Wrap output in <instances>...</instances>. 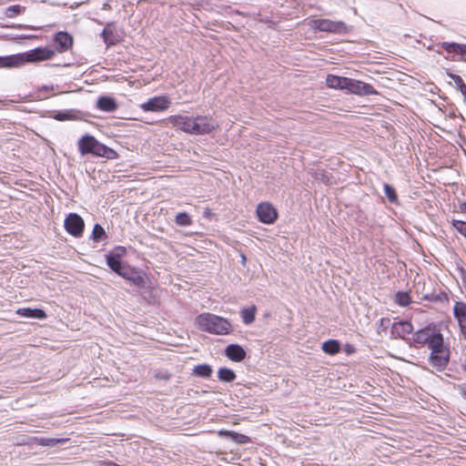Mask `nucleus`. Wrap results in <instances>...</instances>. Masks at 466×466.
<instances>
[{
  "mask_svg": "<svg viewBox=\"0 0 466 466\" xmlns=\"http://www.w3.org/2000/svg\"><path fill=\"white\" fill-rule=\"evenodd\" d=\"M413 331V326L409 321L396 322L391 327V335L394 338L406 339Z\"/></svg>",
  "mask_w": 466,
  "mask_h": 466,
  "instance_id": "obj_16",
  "label": "nucleus"
},
{
  "mask_svg": "<svg viewBox=\"0 0 466 466\" xmlns=\"http://www.w3.org/2000/svg\"><path fill=\"white\" fill-rule=\"evenodd\" d=\"M347 77L335 75H328L326 77V85L330 88L345 89Z\"/></svg>",
  "mask_w": 466,
  "mask_h": 466,
  "instance_id": "obj_21",
  "label": "nucleus"
},
{
  "mask_svg": "<svg viewBox=\"0 0 466 466\" xmlns=\"http://www.w3.org/2000/svg\"><path fill=\"white\" fill-rule=\"evenodd\" d=\"M442 51L446 52L448 59L466 62V44H459L455 42H442L438 44Z\"/></svg>",
  "mask_w": 466,
  "mask_h": 466,
  "instance_id": "obj_9",
  "label": "nucleus"
},
{
  "mask_svg": "<svg viewBox=\"0 0 466 466\" xmlns=\"http://www.w3.org/2000/svg\"><path fill=\"white\" fill-rule=\"evenodd\" d=\"M39 439L38 437H29L27 443H29V446L39 445Z\"/></svg>",
  "mask_w": 466,
  "mask_h": 466,
  "instance_id": "obj_39",
  "label": "nucleus"
},
{
  "mask_svg": "<svg viewBox=\"0 0 466 466\" xmlns=\"http://www.w3.org/2000/svg\"><path fill=\"white\" fill-rule=\"evenodd\" d=\"M345 89L358 96L378 95V91L370 84L347 77Z\"/></svg>",
  "mask_w": 466,
  "mask_h": 466,
  "instance_id": "obj_12",
  "label": "nucleus"
},
{
  "mask_svg": "<svg viewBox=\"0 0 466 466\" xmlns=\"http://www.w3.org/2000/svg\"><path fill=\"white\" fill-rule=\"evenodd\" d=\"M56 56V50L49 47H37L25 53L26 63L41 62L52 59Z\"/></svg>",
  "mask_w": 466,
  "mask_h": 466,
  "instance_id": "obj_14",
  "label": "nucleus"
},
{
  "mask_svg": "<svg viewBox=\"0 0 466 466\" xmlns=\"http://www.w3.org/2000/svg\"><path fill=\"white\" fill-rule=\"evenodd\" d=\"M219 435L228 436L232 440H234L236 442L240 443V444H244V443L249 442V438L248 436H246L244 434H239V433H237V432H233V431H219Z\"/></svg>",
  "mask_w": 466,
  "mask_h": 466,
  "instance_id": "obj_30",
  "label": "nucleus"
},
{
  "mask_svg": "<svg viewBox=\"0 0 466 466\" xmlns=\"http://www.w3.org/2000/svg\"><path fill=\"white\" fill-rule=\"evenodd\" d=\"M226 356L232 361L239 362L246 358L245 350L238 344H229L225 349Z\"/></svg>",
  "mask_w": 466,
  "mask_h": 466,
  "instance_id": "obj_18",
  "label": "nucleus"
},
{
  "mask_svg": "<svg viewBox=\"0 0 466 466\" xmlns=\"http://www.w3.org/2000/svg\"><path fill=\"white\" fill-rule=\"evenodd\" d=\"M25 11V7L20 5H10L5 8V15L8 18H15L22 15Z\"/></svg>",
  "mask_w": 466,
  "mask_h": 466,
  "instance_id": "obj_28",
  "label": "nucleus"
},
{
  "mask_svg": "<svg viewBox=\"0 0 466 466\" xmlns=\"http://www.w3.org/2000/svg\"><path fill=\"white\" fill-rule=\"evenodd\" d=\"M78 150L81 155L92 154L96 157H103L107 159H116L118 154L116 150L101 144L93 136L85 135L77 142Z\"/></svg>",
  "mask_w": 466,
  "mask_h": 466,
  "instance_id": "obj_2",
  "label": "nucleus"
},
{
  "mask_svg": "<svg viewBox=\"0 0 466 466\" xmlns=\"http://www.w3.org/2000/svg\"><path fill=\"white\" fill-rule=\"evenodd\" d=\"M460 273H461V280H462L464 286L466 287V270L463 268H461Z\"/></svg>",
  "mask_w": 466,
  "mask_h": 466,
  "instance_id": "obj_43",
  "label": "nucleus"
},
{
  "mask_svg": "<svg viewBox=\"0 0 466 466\" xmlns=\"http://www.w3.org/2000/svg\"><path fill=\"white\" fill-rule=\"evenodd\" d=\"M175 222L177 226L187 227L193 223L192 218L187 212H179L175 217Z\"/></svg>",
  "mask_w": 466,
  "mask_h": 466,
  "instance_id": "obj_29",
  "label": "nucleus"
},
{
  "mask_svg": "<svg viewBox=\"0 0 466 466\" xmlns=\"http://www.w3.org/2000/svg\"><path fill=\"white\" fill-rule=\"evenodd\" d=\"M344 350L347 354H352L355 352L356 349L353 345L351 344H346L345 347H344Z\"/></svg>",
  "mask_w": 466,
  "mask_h": 466,
  "instance_id": "obj_38",
  "label": "nucleus"
},
{
  "mask_svg": "<svg viewBox=\"0 0 466 466\" xmlns=\"http://www.w3.org/2000/svg\"><path fill=\"white\" fill-rule=\"evenodd\" d=\"M218 378L221 381L231 382L236 379V374L232 370L224 367L218 370Z\"/></svg>",
  "mask_w": 466,
  "mask_h": 466,
  "instance_id": "obj_27",
  "label": "nucleus"
},
{
  "mask_svg": "<svg viewBox=\"0 0 466 466\" xmlns=\"http://www.w3.org/2000/svg\"><path fill=\"white\" fill-rule=\"evenodd\" d=\"M166 126L191 135V116L186 115H172L160 121Z\"/></svg>",
  "mask_w": 466,
  "mask_h": 466,
  "instance_id": "obj_10",
  "label": "nucleus"
},
{
  "mask_svg": "<svg viewBox=\"0 0 466 466\" xmlns=\"http://www.w3.org/2000/svg\"><path fill=\"white\" fill-rule=\"evenodd\" d=\"M65 229L73 237L79 238L83 235L85 223L83 218L76 213H70L64 222Z\"/></svg>",
  "mask_w": 466,
  "mask_h": 466,
  "instance_id": "obj_13",
  "label": "nucleus"
},
{
  "mask_svg": "<svg viewBox=\"0 0 466 466\" xmlns=\"http://www.w3.org/2000/svg\"><path fill=\"white\" fill-rule=\"evenodd\" d=\"M308 25L319 32L330 34H346L349 31L348 25L343 21H333L327 18H308Z\"/></svg>",
  "mask_w": 466,
  "mask_h": 466,
  "instance_id": "obj_5",
  "label": "nucleus"
},
{
  "mask_svg": "<svg viewBox=\"0 0 466 466\" xmlns=\"http://www.w3.org/2000/svg\"><path fill=\"white\" fill-rule=\"evenodd\" d=\"M451 77L453 80L456 87L460 90V92L466 98V85H465L463 79L458 75H452V76H451Z\"/></svg>",
  "mask_w": 466,
  "mask_h": 466,
  "instance_id": "obj_34",
  "label": "nucleus"
},
{
  "mask_svg": "<svg viewBox=\"0 0 466 466\" xmlns=\"http://www.w3.org/2000/svg\"><path fill=\"white\" fill-rule=\"evenodd\" d=\"M384 193L390 202L396 203L398 201V195L392 186L384 184Z\"/></svg>",
  "mask_w": 466,
  "mask_h": 466,
  "instance_id": "obj_33",
  "label": "nucleus"
},
{
  "mask_svg": "<svg viewBox=\"0 0 466 466\" xmlns=\"http://www.w3.org/2000/svg\"><path fill=\"white\" fill-rule=\"evenodd\" d=\"M107 266L118 276L126 279L133 284L141 287L145 283V279L135 268L129 266L127 263L121 261L120 255L109 254L106 256Z\"/></svg>",
  "mask_w": 466,
  "mask_h": 466,
  "instance_id": "obj_3",
  "label": "nucleus"
},
{
  "mask_svg": "<svg viewBox=\"0 0 466 466\" xmlns=\"http://www.w3.org/2000/svg\"><path fill=\"white\" fill-rule=\"evenodd\" d=\"M256 313H257V308L255 305H252L249 308L243 309L240 311V315H241L243 322L247 325L251 324L255 320Z\"/></svg>",
  "mask_w": 466,
  "mask_h": 466,
  "instance_id": "obj_26",
  "label": "nucleus"
},
{
  "mask_svg": "<svg viewBox=\"0 0 466 466\" xmlns=\"http://www.w3.org/2000/svg\"><path fill=\"white\" fill-rule=\"evenodd\" d=\"M459 208H460V212L466 214V201L460 203Z\"/></svg>",
  "mask_w": 466,
  "mask_h": 466,
  "instance_id": "obj_44",
  "label": "nucleus"
},
{
  "mask_svg": "<svg viewBox=\"0 0 466 466\" xmlns=\"http://www.w3.org/2000/svg\"><path fill=\"white\" fill-rule=\"evenodd\" d=\"M429 349L431 350L430 364L438 370H443L450 361L451 351L449 345L445 344L443 339L441 343Z\"/></svg>",
  "mask_w": 466,
  "mask_h": 466,
  "instance_id": "obj_6",
  "label": "nucleus"
},
{
  "mask_svg": "<svg viewBox=\"0 0 466 466\" xmlns=\"http://www.w3.org/2000/svg\"><path fill=\"white\" fill-rule=\"evenodd\" d=\"M96 106L100 110L106 112H113L117 107L115 99L109 96H100L97 99Z\"/></svg>",
  "mask_w": 466,
  "mask_h": 466,
  "instance_id": "obj_20",
  "label": "nucleus"
},
{
  "mask_svg": "<svg viewBox=\"0 0 466 466\" xmlns=\"http://www.w3.org/2000/svg\"><path fill=\"white\" fill-rule=\"evenodd\" d=\"M195 323L200 330L211 334L228 335L232 331V325L227 319L209 312L197 316Z\"/></svg>",
  "mask_w": 466,
  "mask_h": 466,
  "instance_id": "obj_1",
  "label": "nucleus"
},
{
  "mask_svg": "<svg viewBox=\"0 0 466 466\" xmlns=\"http://www.w3.org/2000/svg\"><path fill=\"white\" fill-rule=\"evenodd\" d=\"M219 127L211 116H191V135H208Z\"/></svg>",
  "mask_w": 466,
  "mask_h": 466,
  "instance_id": "obj_7",
  "label": "nucleus"
},
{
  "mask_svg": "<svg viewBox=\"0 0 466 466\" xmlns=\"http://www.w3.org/2000/svg\"><path fill=\"white\" fill-rule=\"evenodd\" d=\"M258 219L267 225L273 224L279 218L278 210L268 201L260 202L256 209Z\"/></svg>",
  "mask_w": 466,
  "mask_h": 466,
  "instance_id": "obj_11",
  "label": "nucleus"
},
{
  "mask_svg": "<svg viewBox=\"0 0 466 466\" xmlns=\"http://www.w3.org/2000/svg\"><path fill=\"white\" fill-rule=\"evenodd\" d=\"M28 442V438H22L19 441H17L16 445H19V446H25V445H27L29 446V443Z\"/></svg>",
  "mask_w": 466,
  "mask_h": 466,
  "instance_id": "obj_42",
  "label": "nucleus"
},
{
  "mask_svg": "<svg viewBox=\"0 0 466 466\" xmlns=\"http://www.w3.org/2000/svg\"><path fill=\"white\" fill-rule=\"evenodd\" d=\"M55 118L56 120H60V121H63V120H66L67 119V115L66 113H58L56 115Z\"/></svg>",
  "mask_w": 466,
  "mask_h": 466,
  "instance_id": "obj_41",
  "label": "nucleus"
},
{
  "mask_svg": "<svg viewBox=\"0 0 466 466\" xmlns=\"http://www.w3.org/2000/svg\"><path fill=\"white\" fill-rule=\"evenodd\" d=\"M67 441H68V439H66V438H62V439L40 438L39 439V446L53 447L58 443H64Z\"/></svg>",
  "mask_w": 466,
  "mask_h": 466,
  "instance_id": "obj_32",
  "label": "nucleus"
},
{
  "mask_svg": "<svg viewBox=\"0 0 466 466\" xmlns=\"http://www.w3.org/2000/svg\"><path fill=\"white\" fill-rule=\"evenodd\" d=\"M25 57L24 54H16L6 56H0V66L1 67H20L25 65Z\"/></svg>",
  "mask_w": 466,
  "mask_h": 466,
  "instance_id": "obj_17",
  "label": "nucleus"
},
{
  "mask_svg": "<svg viewBox=\"0 0 466 466\" xmlns=\"http://www.w3.org/2000/svg\"><path fill=\"white\" fill-rule=\"evenodd\" d=\"M103 237H106V232L103 227L96 224L93 228L92 238L95 241H99Z\"/></svg>",
  "mask_w": 466,
  "mask_h": 466,
  "instance_id": "obj_36",
  "label": "nucleus"
},
{
  "mask_svg": "<svg viewBox=\"0 0 466 466\" xmlns=\"http://www.w3.org/2000/svg\"><path fill=\"white\" fill-rule=\"evenodd\" d=\"M443 335L436 324H429L413 334V341L420 345L431 348L443 340Z\"/></svg>",
  "mask_w": 466,
  "mask_h": 466,
  "instance_id": "obj_4",
  "label": "nucleus"
},
{
  "mask_svg": "<svg viewBox=\"0 0 466 466\" xmlns=\"http://www.w3.org/2000/svg\"><path fill=\"white\" fill-rule=\"evenodd\" d=\"M54 41L56 44L57 47L56 50V53H64L68 51L73 46V37L67 32H58L55 35Z\"/></svg>",
  "mask_w": 466,
  "mask_h": 466,
  "instance_id": "obj_15",
  "label": "nucleus"
},
{
  "mask_svg": "<svg viewBox=\"0 0 466 466\" xmlns=\"http://www.w3.org/2000/svg\"><path fill=\"white\" fill-rule=\"evenodd\" d=\"M322 350L329 355H336L340 350V344L337 339H329L322 343Z\"/></svg>",
  "mask_w": 466,
  "mask_h": 466,
  "instance_id": "obj_24",
  "label": "nucleus"
},
{
  "mask_svg": "<svg viewBox=\"0 0 466 466\" xmlns=\"http://www.w3.org/2000/svg\"><path fill=\"white\" fill-rule=\"evenodd\" d=\"M459 326H460L461 332L464 339L466 340V322L460 323Z\"/></svg>",
  "mask_w": 466,
  "mask_h": 466,
  "instance_id": "obj_40",
  "label": "nucleus"
},
{
  "mask_svg": "<svg viewBox=\"0 0 466 466\" xmlns=\"http://www.w3.org/2000/svg\"><path fill=\"white\" fill-rule=\"evenodd\" d=\"M156 378L157 380H169L171 378V375L169 373H167V372H165V373L159 372V373L156 374Z\"/></svg>",
  "mask_w": 466,
  "mask_h": 466,
  "instance_id": "obj_37",
  "label": "nucleus"
},
{
  "mask_svg": "<svg viewBox=\"0 0 466 466\" xmlns=\"http://www.w3.org/2000/svg\"><path fill=\"white\" fill-rule=\"evenodd\" d=\"M106 466H119V465L113 461H109V462H106Z\"/></svg>",
  "mask_w": 466,
  "mask_h": 466,
  "instance_id": "obj_45",
  "label": "nucleus"
},
{
  "mask_svg": "<svg viewBox=\"0 0 466 466\" xmlns=\"http://www.w3.org/2000/svg\"><path fill=\"white\" fill-rule=\"evenodd\" d=\"M395 302L401 307H406L411 303V298L408 292L399 291L395 296Z\"/></svg>",
  "mask_w": 466,
  "mask_h": 466,
  "instance_id": "obj_31",
  "label": "nucleus"
},
{
  "mask_svg": "<svg viewBox=\"0 0 466 466\" xmlns=\"http://www.w3.org/2000/svg\"><path fill=\"white\" fill-rule=\"evenodd\" d=\"M453 313L459 324L466 322V303L461 301L455 302Z\"/></svg>",
  "mask_w": 466,
  "mask_h": 466,
  "instance_id": "obj_23",
  "label": "nucleus"
},
{
  "mask_svg": "<svg viewBox=\"0 0 466 466\" xmlns=\"http://www.w3.org/2000/svg\"><path fill=\"white\" fill-rule=\"evenodd\" d=\"M212 372H213V370L210 365L198 364L194 367L192 374L197 377L208 379V378L211 377Z\"/></svg>",
  "mask_w": 466,
  "mask_h": 466,
  "instance_id": "obj_25",
  "label": "nucleus"
},
{
  "mask_svg": "<svg viewBox=\"0 0 466 466\" xmlns=\"http://www.w3.org/2000/svg\"><path fill=\"white\" fill-rule=\"evenodd\" d=\"M452 227L466 238V222L462 220L453 219L451 221Z\"/></svg>",
  "mask_w": 466,
  "mask_h": 466,
  "instance_id": "obj_35",
  "label": "nucleus"
},
{
  "mask_svg": "<svg viewBox=\"0 0 466 466\" xmlns=\"http://www.w3.org/2000/svg\"><path fill=\"white\" fill-rule=\"evenodd\" d=\"M171 99L167 95L156 96L142 103L139 107L144 112H164L169 108Z\"/></svg>",
  "mask_w": 466,
  "mask_h": 466,
  "instance_id": "obj_8",
  "label": "nucleus"
},
{
  "mask_svg": "<svg viewBox=\"0 0 466 466\" xmlns=\"http://www.w3.org/2000/svg\"><path fill=\"white\" fill-rule=\"evenodd\" d=\"M16 314L25 318H35L44 319L46 318V313L41 309L21 308L16 310Z\"/></svg>",
  "mask_w": 466,
  "mask_h": 466,
  "instance_id": "obj_19",
  "label": "nucleus"
},
{
  "mask_svg": "<svg viewBox=\"0 0 466 466\" xmlns=\"http://www.w3.org/2000/svg\"><path fill=\"white\" fill-rule=\"evenodd\" d=\"M102 36L106 45L112 46L117 42V39L115 35V30L113 27V24H107L102 32Z\"/></svg>",
  "mask_w": 466,
  "mask_h": 466,
  "instance_id": "obj_22",
  "label": "nucleus"
},
{
  "mask_svg": "<svg viewBox=\"0 0 466 466\" xmlns=\"http://www.w3.org/2000/svg\"><path fill=\"white\" fill-rule=\"evenodd\" d=\"M462 396L466 400V390L462 392Z\"/></svg>",
  "mask_w": 466,
  "mask_h": 466,
  "instance_id": "obj_46",
  "label": "nucleus"
}]
</instances>
